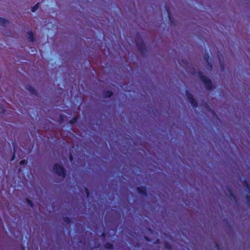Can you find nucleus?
Listing matches in <instances>:
<instances>
[{"instance_id": "obj_21", "label": "nucleus", "mask_w": 250, "mask_h": 250, "mask_svg": "<svg viewBox=\"0 0 250 250\" xmlns=\"http://www.w3.org/2000/svg\"><path fill=\"white\" fill-rule=\"evenodd\" d=\"M84 191L85 192V194H86V197H89V195H90V192H89V189L85 187L84 188Z\"/></svg>"}, {"instance_id": "obj_14", "label": "nucleus", "mask_w": 250, "mask_h": 250, "mask_svg": "<svg viewBox=\"0 0 250 250\" xmlns=\"http://www.w3.org/2000/svg\"><path fill=\"white\" fill-rule=\"evenodd\" d=\"M79 120V117L78 116H74V117H73L69 122V123L71 125H74L75 124H76V123L78 122Z\"/></svg>"}, {"instance_id": "obj_3", "label": "nucleus", "mask_w": 250, "mask_h": 250, "mask_svg": "<svg viewBox=\"0 0 250 250\" xmlns=\"http://www.w3.org/2000/svg\"><path fill=\"white\" fill-rule=\"evenodd\" d=\"M53 171L59 176L64 178L66 176L65 168L59 163H55L53 167Z\"/></svg>"}, {"instance_id": "obj_12", "label": "nucleus", "mask_w": 250, "mask_h": 250, "mask_svg": "<svg viewBox=\"0 0 250 250\" xmlns=\"http://www.w3.org/2000/svg\"><path fill=\"white\" fill-rule=\"evenodd\" d=\"M104 248L107 250H113L114 249L113 244L110 242H106L104 245Z\"/></svg>"}, {"instance_id": "obj_18", "label": "nucleus", "mask_w": 250, "mask_h": 250, "mask_svg": "<svg viewBox=\"0 0 250 250\" xmlns=\"http://www.w3.org/2000/svg\"><path fill=\"white\" fill-rule=\"evenodd\" d=\"M40 3H37L34 6L32 7L31 11L33 12H35L39 7Z\"/></svg>"}, {"instance_id": "obj_7", "label": "nucleus", "mask_w": 250, "mask_h": 250, "mask_svg": "<svg viewBox=\"0 0 250 250\" xmlns=\"http://www.w3.org/2000/svg\"><path fill=\"white\" fill-rule=\"evenodd\" d=\"M204 59L205 61H206L207 65L208 66V67H209V68L210 69H212V64L210 62V57H209L208 53L206 52L204 54Z\"/></svg>"}, {"instance_id": "obj_8", "label": "nucleus", "mask_w": 250, "mask_h": 250, "mask_svg": "<svg viewBox=\"0 0 250 250\" xmlns=\"http://www.w3.org/2000/svg\"><path fill=\"white\" fill-rule=\"evenodd\" d=\"M25 88L31 94L35 95H38V92L36 89L32 87L30 84H27Z\"/></svg>"}, {"instance_id": "obj_13", "label": "nucleus", "mask_w": 250, "mask_h": 250, "mask_svg": "<svg viewBox=\"0 0 250 250\" xmlns=\"http://www.w3.org/2000/svg\"><path fill=\"white\" fill-rule=\"evenodd\" d=\"M8 23V21L6 19L1 18L0 17V25L5 27L7 23Z\"/></svg>"}, {"instance_id": "obj_29", "label": "nucleus", "mask_w": 250, "mask_h": 250, "mask_svg": "<svg viewBox=\"0 0 250 250\" xmlns=\"http://www.w3.org/2000/svg\"><path fill=\"white\" fill-rule=\"evenodd\" d=\"M145 239H146V240L147 241H149V239H148V238L147 237H145Z\"/></svg>"}, {"instance_id": "obj_2", "label": "nucleus", "mask_w": 250, "mask_h": 250, "mask_svg": "<svg viewBox=\"0 0 250 250\" xmlns=\"http://www.w3.org/2000/svg\"><path fill=\"white\" fill-rule=\"evenodd\" d=\"M135 41L136 45L142 56H145L147 50L145 44L139 33L136 35Z\"/></svg>"}, {"instance_id": "obj_6", "label": "nucleus", "mask_w": 250, "mask_h": 250, "mask_svg": "<svg viewBox=\"0 0 250 250\" xmlns=\"http://www.w3.org/2000/svg\"><path fill=\"white\" fill-rule=\"evenodd\" d=\"M136 190L138 193L142 195L145 196L147 195L146 188L144 186L138 187L136 188Z\"/></svg>"}, {"instance_id": "obj_24", "label": "nucleus", "mask_w": 250, "mask_h": 250, "mask_svg": "<svg viewBox=\"0 0 250 250\" xmlns=\"http://www.w3.org/2000/svg\"><path fill=\"white\" fill-rule=\"evenodd\" d=\"M73 155L72 154H70V155H69V160H70V161L72 162L73 161Z\"/></svg>"}, {"instance_id": "obj_34", "label": "nucleus", "mask_w": 250, "mask_h": 250, "mask_svg": "<svg viewBox=\"0 0 250 250\" xmlns=\"http://www.w3.org/2000/svg\"><path fill=\"white\" fill-rule=\"evenodd\" d=\"M23 250H25V249H24V248H23Z\"/></svg>"}, {"instance_id": "obj_33", "label": "nucleus", "mask_w": 250, "mask_h": 250, "mask_svg": "<svg viewBox=\"0 0 250 250\" xmlns=\"http://www.w3.org/2000/svg\"><path fill=\"white\" fill-rule=\"evenodd\" d=\"M2 113H3V112H4V109H2Z\"/></svg>"}, {"instance_id": "obj_10", "label": "nucleus", "mask_w": 250, "mask_h": 250, "mask_svg": "<svg viewBox=\"0 0 250 250\" xmlns=\"http://www.w3.org/2000/svg\"><path fill=\"white\" fill-rule=\"evenodd\" d=\"M103 95L105 98H110L113 95V93L111 90H104L103 92Z\"/></svg>"}, {"instance_id": "obj_26", "label": "nucleus", "mask_w": 250, "mask_h": 250, "mask_svg": "<svg viewBox=\"0 0 250 250\" xmlns=\"http://www.w3.org/2000/svg\"><path fill=\"white\" fill-rule=\"evenodd\" d=\"M221 68L222 70H223L224 69V65L223 63H221L220 64Z\"/></svg>"}, {"instance_id": "obj_22", "label": "nucleus", "mask_w": 250, "mask_h": 250, "mask_svg": "<svg viewBox=\"0 0 250 250\" xmlns=\"http://www.w3.org/2000/svg\"><path fill=\"white\" fill-rule=\"evenodd\" d=\"M27 164V161L25 160H22L20 162V164L21 165H26Z\"/></svg>"}, {"instance_id": "obj_4", "label": "nucleus", "mask_w": 250, "mask_h": 250, "mask_svg": "<svg viewBox=\"0 0 250 250\" xmlns=\"http://www.w3.org/2000/svg\"><path fill=\"white\" fill-rule=\"evenodd\" d=\"M186 96L188 100L190 103L193 108H197L198 106L197 101L194 99L193 96L189 92L188 90L185 91Z\"/></svg>"}, {"instance_id": "obj_11", "label": "nucleus", "mask_w": 250, "mask_h": 250, "mask_svg": "<svg viewBox=\"0 0 250 250\" xmlns=\"http://www.w3.org/2000/svg\"><path fill=\"white\" fill-rule=\"evenodd\" d=\"M227 188L229 193L230 197L231 199H233L234 200L236 201V197L235 195V194H234V193L233 192L232 189L229 187H227Z\"/></svg>"}, {"instance_id": "obj_23", "label": "nucleus", "mask_w": 250, "mask_h": 250, "mask_svg": "<svg viewBox=\"0 0 250 250\" xmlns=\"http://www.w3.org/2000/svg\"><path fill=\"white\" fill-rule=\"evenodd\" d=\"M13 145H15V143H13ZM13 150H14V153H13V156H12V160H14V159H15V158L16 157V155H15L16 149H15V147L14 146H13Z\"/></svg>"}, {"instance_id": "obj_30", "label": "nucleus", "mask_w": 250, "mask_h": 250, "mask_svg": "<svg viewBox=\"0 0 250 250\" xmlns=\"http://www.w3.org/2000/svg\"><path fill=\"white\" fill-rule=\"evenodd\" d=\"M159 240L158 239L156 240V243H158V242H159Z\"/></svg>"}, {"instance_id": "obj_28", "label": "nucleus", "mask_w": 250, "mask_h": 250, "mask_svg": "<svg viewBox=\"0 0 250 250\" xmlns=\"http://www.w3.org/2000/svg\"><path fill=\"white\" fill-rule=\"evenodd\" d=\"M167 16H171V14L170 12H168L167 13Z\"/></svg>"}, {"instance_id": "obj_9", "label": "nucleus", "mask_w": 250, "mask_h": 250, "mask_svg": "<svg viewBox=\"0 0 250 250\" xmlns=\"http://www.w3.org/2000/svg\"><path fill=\"white\" fill-rule=\"evenodd\" d=\"M27 40L30 42H34L35 41V38L33 33L32 31H28L27 32Z\"/></svg>"}, {"instance_id": "obj_17", "label": "nucleus", "mask_w": 250, "mask_h": 250, "mask_svg": "<svg viewBox=\"0 0 250 250\" xmlns=\"http://www.w3.org/2000/svg\"><path fill=\"white\" fill-rule=\"evenodd\" d=\"M164 247H165V249L167 250H172V246L168 242H166L165 243Z\"/></svg>"}, {"instance_id": "obj_16", "label": "nucleus", "mask_w": 250, "mask_h": 250, "mask_svg": "<svg viewBox=\"0 0 250 250\" xmlns=\"http://www.w3.org/2000/svg\"><path fill=\"white\" fill-rule=\"evenodd\" d=\"M243 183L245 187L247 188L248 193L250 194V185L249 184L248 182L247 181V180H244Z\"/></svg>"}, {"instance_id": "obj_20", "label": "nucleus", "mask_w": 250, "mask_h": 250, "mask_svg": "<svg viewBox=\"0 0 250 250\" xmlns=\"http://www.w3.org/2000/svg\"><path fill=\"white\" fill-rule=\"evenodd\" d=\"M245 198L246 199L247 203L248 205L250 206V195L249 194H246Z\"/></svg>"}, {"instance_id": "obj_1", "label": "nucleus", "mask_w": 250, "mask_h": 250, "mask_svg": "<svg viewBox=\"0 0 250 250\" xmlns=\"http://www.w3.org/2000/svg\"><path fill=\"white\" fill-rule=\"evenodd\" d=\"M191 74L194 75L196 74L198 75L200 79L203 82L206 87V88L208 90L211 91L214 88V84L212 83L211 80L209 78L204 75L202 72L199 70L197 71L195 70L192 72Z\"/></svg>"}, {"instance_id": "obj_31", "label": "nucleus", "mask_w": 250, "mask_h": 250, "mask_svg": "<svg viewBox=\"0 0 250 250\" xmlns=\"http://www.w3.org/2000/svg\"><path fill=\"white\" fill-rule=\"evenodd\" d=\"M216 247H217V249H218V248H219V245H218V244H216Z\"/></svg>"}, {"instance_id": "obj_32", "label": "nucleus", "mask_w": 250, "mask_h": 250, "mask_svg": "<svg viewBox=\"0 0 250 250\" xmlns=\"http://www.w3.org/2000/svg\"><path fill=\"white\" fill-rule=\"evenodd\" d=\"M60 117L62 120V116H60Z\"/></svg>"}, {"instance_id": "obj_19", "label": "nucleus", "mask_w": 250, "mask_h": 250, "mask_svg": "<svg viewBox=\"0 0 250 250\" xmlns=\"http://www.w3.org/2000/svg\"><path fill=\"white\" fill-rule=\"evenodd\" d=\"M26 201L27 204L31 208L34 207V204L33 202L28 198H26Z\"/></svg>"}, {"instance_id": "obj_25", "label": "nucleus", "mask_w": 250, "mask_h": 250, "mask_svg": "<svg viewBox=\"0 0 250 250\" xmlns=\"http://www.w3.org/2000/svg\"><path fill=\"white\" fill-rule=\"evenodd\" d=\"M167 17L168 18V20H169L170 22H171V21H172L173 20V18H174V17H170V16Z\"/></svg>"}, {"instance_id": "obj_5", "label": "nucleus", "mask_w": 250, "mask_h": 250, "mask_svg": "<svg viewBox=\"0 0 250 250\" xmlns=\"http://www.w3.org/2000/svg\"><path fill=\"white\" fill-rule=\"evenodd\" d=\"M186 96L188 100L190 103L193 108H197L198 106L197 101L194 99L193 96L189 92L188 90L185 91Z\"/></svg>"}, {"instance_id": "obj_15", "label": "nucleus", "mask_w": 250, "mask_h": 250, "mask_svg": "<svg viewBox=\"0 0 250 250\" xmlns=\"http://www.w3.org/2000/svg\"><path fill=\"white\" fill-rule=\"evenodd\" d=\"M62 220L66 224H69L72 222L71 219L67 216H63L62 217Z\"/></svg>"}, {"instance_id": "obj_27", "label": "nucleus", "mask_w": 250, "mask_h": 250, "mask_svg": "<svg viewBox=\"0 0 250 250\" xmlns=\"http://www.w3.org/2000/svg\"><path fill=\"white\" fill-rule=\"evenodd\" d=\"M106 235V234L104 232H103L101 234V236L104 237Z\"/></svg>"}]
</instances>
